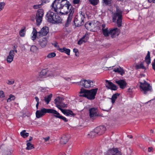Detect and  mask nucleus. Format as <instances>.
I'll return each instance as SVG.
<instances>
[{"mask_svg":"<svg viewBox=\"0 0 155 155\" xmlns=\"http://www.w3.org/2000/svg\"><path fill=\"white\" fill-rule=\"evenodd\" d=\"M51 6L54 10L57 12L58 9L63 12L64 14L69 13L65 26L68 27L71 23L74 12V8L72 6L70 2L67 0H55L52 3Z\"/></svg>","mask_w":155,"mask_h":155,"instance_id":"nucleus-1","label":"nucleus"},{"mask_svg":"<svg viewBox=\"0 0 155 155\" xmlns=\"http://www.w3.org/2000/svg\"><path fill=\"white\" fill-rule=\"evenodd\" d=\"M97 90V88L90 90L82 88L81 89L79 96L86 97L89 100H93L95 98Z\"/></svg>","mask_w":155,"mask_h":155,"instance_id":"nucleus-2","label":"nucleus"},{"mask_svg":"<svg viewBox=\"0 0 155 155\" xmlns=\"http://www.w3.org/2000/svg\"><path fill=\"white\" fill-rule=\"evenodd\" d=\"M122 13L123 11L119 7L116 6L115 12L112 13L113 22H117V26L119 27L122 26Z\"/></svg>","mask_w":155,"mask_h":155,"instance_id":"nucleus-3","label":"nucleus"},{"mask_svg":"<svg viewBox=\"0 0 155 155\" xmlns=\"http://www.w3.org/2000/svg\"><path fill=\"white\" fill-rule=\"evenodd\" d=\"M46 19L48 21L53 24L58 23L61 22V18L57 14L48 11L46 15Z\"/></svg>","mask_w":155,"mask_h":155,"instance_id":"nucleus-4","label":"nucleus"},{"mask_svg":"<svg viewBox=\"0 0 155 155\" xmlns=\"http://www.w3.org/2000/svg\"><path fill=\"white\" fill-rule=\"evenodd\" d=\"M139 83L140 90L143 94H146L152 91L151 86L145 80L143 82H140Z\"/></svg>","mask_w":155,"mask_h":155,"instance_id":"nucleus-5","label":"nucleus"},{"mask_svg":"<svg viewBox=\"0 0 155 155\" xmlns=\"http://www.w3.org/2000/svg\"><path fill=\"white\" fill-rule=\"evenodd\" d=\"M85 15L84 13L81 12L79 15L76 16L74 20V23L76 26L78 27L84 25Z\"/></svg>","mask_w":155,"mask_h":155,"instance_id":"nucleus-6","label":"nucleus"},{"mask_svg":"<svg viewBox=\"0 0 155 155\" xmlns=\"http://www.w3.org/2000/svg\"><path fill=\"white\" fill-rule=\"evenodd\" d=\"M80 85L86 88L92 87L94 86L93 82L89 80H82L80 82Z\"/></svg>","mask_w":155,"mask_h":155,"instance_id":"nucleus-7","label":"nucleus"},{"mask_svg":"<svg viewBox=\"0 0 155 155\" xmlns=\"http://www.w3.org/2000/svg\"><path fill=\"white\" fill-rule=\"evenodd\" d=\"M104 155H122V154L117 148H114L108 150Z\"/></svg>","mask_w":155,"mask_h":155,"instance_id":"nucleus-8","label":"nucleus"},{"mask_svg":"<svg viewBox=\"0 0 155 155\" xmlns=\"http://www.w3.org/2000/svg\"><path fill=\"white\" fill-rule=\"evenodd\" d=\"M46 113H48V109L43 108L41 110H37L35 114L36 117L39 118L42 117Z\"/></svg>","mask_w":155,"mask_h":155,"instance_id":"nucleus-9","label":"nucleus"},{"mask_svg":"<svg viewBox=\"0 0 155 155\" xmlns=\"http://www.w3.org/2000/svg\"><path fill=\"white\" fill-rule=\"evenodd\" d=\"M85 26L88 30L92 31L96 27V25L95 21L87 22L86 23Z\"/></svg>","mask_w":155,"mask_h":155,"instance_id":"nucleus-10","label":"nucleus"},{"mask_svg":"<svg viewBox=\"0 0 155 155\" xmlns=\"http://www.w3.org/2000/svg\"><path fill=\"white\" fill-rule=\"evenodd\" d=\"M15 52H17V50H11L10 51L8 55L7 58V61L8 63H11L13 60L15 55Z\"/></svg>","mask_w":155,"mask_h":155,"instance_id":"nucleus-11","label":"nucleus"},{"mask_svg":"<svg viewBox=\"0 0 155 155\" xmlns=\"http://www.w3.org/2000/svg\"><path fill=\"white\" fill-rule=\"evenodd\" d=\"M110 35L112 38H115L118 36L120 33L119 29L117 28L110 29Z\"/></svg>","mask_w":155,"mask_h":155,"instance_id":"nucleus-12","label":"nucleus"},{"mask_svg":"<svg viewBox=\"0 0 155 155\" xmlns=\"http://www.w3.org/2000/svg\"><path fill=\"white\" fill-rule=\"evenodd\" d=\"M106 130L105 127L103 126H101L96 127L94 130L96 132V134L98 135H101L104 133Z\"/></svg>","mask_w":155,"mask_h":155,"instance_id":"nucleus-13","label":"nucleus"},{"mask_svg":"<svg viewBox=\"0 0 155 155\" xmlns=\"http://www.w3.org/2000/svg\"><path fill=\"white\" fill-rule=\"evenodd\" d=\"M102 33L104 37H107L110 35V30L108 28L106 27L105 24H102L101 25Z\"/></svg>","mask_w":155,"mask_h":155,"instance_id":"nucleus-14","label":"nucleus"},{"mask_svg":"<svg viewBox=\"0 0 155 155\" xmlns=\"http://www.w3.org/2000/svg\"><path fill=\"white\" fill-rule=\"evenodd\" d=\"M105 81L106 83V87L113 90L116 91L117 90V87L112 82L109 81L107 80H106Z\"/></svg>","mask_w":155,"mask_h":155,"instance_id":"nucleus-15","label":"nucleus"},{"mask_svg":"<svg viewBox=\"0 0 155 155\" xmlns=\"http://www.w3.org/2000/svg\"><path fill=\"white\" fill-rule=\"evenodd\" d=\"M49 31L48 28V27H43L41 30L38 32L39 36H45L47 35Z\"/></svg>","mask_w":155,"mask_h":155,"instance_id":"nucleus-16","label":"nucleus"},{"mask_svg":"<svg viewBox=\"0 0 155 155\" xmlns=\"http://www.w3.org/2000/svg\"><path fill=\"white\" fill-rule=\"evenodd\" d=\"M115 82L122 89H124L127 85V83L123 80H120L116 81Z\"/></svg>","mask_w":155,"mask_h":155,"instance_id":"nucleus-17","label":"nucleus"},{"mask_svg":"<svg viewBox=\"0 0 155 155\" xmlns=\"http://www.w3.org/2000/svg\"><path fill=\"white\" fill-rule=\"evenodd\" d=\"M70 138L69 135H63L61 138L60 142L62 144H65L68 141Z\"/></svg>","mask_w":155,"mask_h":155,"instance_id":"nucleus-18","label":"nucleus"},{"mask_svg":"<svg viewBox=\"0 0 155 155\" xmlns=\"http://www.w3.org/2000/svg\"><path fill=\"white\" fill-rule=\"evenodd\" d=\"M64 100V99L63 97H58L54 100V104L58 106V105H63L64 104L63 103V101Z\"/></svg>","mask_w":155,"mask_h":155,"instance_id":"nucleus-19","label":"nucleus"},{"mask_svg":"<svg viewBox=\"0 0 155 155\" xmlns=\"http://www.w3.org/2000/svg\"><path fill=\"white\" fill-rule=\"evenodd\" d=\"M48 113L53 114L54 116L56 118H58V117H60L61 115L56 110L52 109H48Z\"/></svg>","mask_w":155,"mask_h":155,"instance_id":"nucleus-20","label":"nucleus"},{"mask_svg":"<svg viewBox=\"0 0 155 155\" xmlns=\"http://www.w3.org/2000/svg\"><path fill=\"white\" fill-rule=\"evenodd\" d=\"M89 115L91 117H93L97 115V109L92 108L89 109Z\"/></svg>","mask_w":155,"mask_h":155,"instance_id":"nucleus-21","label":"nucleus"},{"mask_svg":"<svg viewBox=\"0 0 155 155\" xmlns=\"http://www.w3.org/2000/svg\"><path fill=\"white\" fill-rule=\"evenodd\" d=\"M48 41L46 38H43L40 40L39 44L40 46L42 47H45L47 45Z\"/></svg>","mask_w":155,"mask_h":155,"instance_id":"nucleus-22","label":"nucleus"},{"mask_svg":"<svg viewBox=\"0 0 155 155\" xmlns=\"http://www.w3.org/2000/svg\"><path fill=\"white\" fill-rule=\"evenodd\" d=\"M145 62L144 61H143V62H140V63H139L138 64H137L135 66V67L136 69H142L145 70L146 69V68L144 65Z\"/></svg>","mask_w":155,"mask_h":155,"instance_id":"nucleus-23","label":"nucleus"},{"mask_svg":"<svg viewBox=\"0 0 155 155\" xmlns=\"http://www.w3.org/2000/svg\"><path fill=\"white\" fill-rule=\"evenodd\" d=\"M88 39V37L86 35L83 36L78 42V44L79 45L82 44L83 42H86Z\"/></svg>","mask_w":155,"mask_h":155,"instance_id":"nucleus-24","label":"nucleus"},{"mask_svg":"<svg viewBox=\"0 0 155 155\" xmlns=\"http://www.w3.org/2000/svg\"><path fill=\"white\" fill-rule=\"evenodd\" d=\"M47 76V70L44 69L41 71L40 73L38 76L39 78H45Z\"/></svg>","mask_w":155,"mask_h":155,"instance_id":"nucleus-25","label":"nucleus"},{"mask_svg":"<svg viewBox=\"0 0 155 155\" xmlns=\"http://www.w3.org/2000/svg\"><path fill=\"white\" fill-rule=\"evenodd\" d=\"M63 113L67 116H72L75 115L72 110H64Z\"/></svg>","mask_w":155,"mask_h":155,"instance_id":"nucleus-26","label":"nucleus"},{"mask_svg":"<svg viewBox=\"0 0 155 155\" xmlns=\"http://www.w3.org/2000/svg\"><path fill=\"white\" fill-rule=\"evenodd\" d=\"M58 50L61 52H64L68 55H70V50L69 49L67 48H59Z\"/></svg>","mask_w":155,"mask_h":155,"instance_id":"nucleus-27","label":"nucleus"},{"mask_svg":"<svg viewBox=\"0 0 155 155\" xmlns=\"http://www.w3.org/2000/svg\"><path fill=\"white\" fill-rule=\"evenodd\" d=\"M145 62L147 64V66H148L151 63L150 52L149 51H148L147 55L145 57Z\"/></svg>","mask_w":155,"mask_h":155,"instance_id":"nucleus-28","label":"nucleus"},{"mask_svg":"<svg viewBox=\"0 0 155 155\" xmlns=\"http://www.w3.org/2000/svg\"><path fill=\"white\" fill-rule=\"evenodd\" d=\"M52 94L45 96L44 97V100L45 102H46L47 104H48L49 103L50 101L51 100V98L52 97Z\"/></svg>","mask_w":155,"mask_h":155,"instance_id":"nucleus-29","label":"nucleus"},{"mask_svg":"<svg viewBox=\"0 0 155 155\" xmlns=\"http://www.w3.org/2000/svg\"><path fill=\"white\" fill-rule=\"evenodd\" d=\"M44 13V11L43 9H39L36 12V15L43 18Z\"/></svg>","mask_w":155,"mask_h":155,"instance_id":"nucleus-30","label":"nucleus"},{"mask_svg":"<svg viewBox=\"0 0 155 155\" xmlns=\"http://www.w3.org/2000/svg\"><path fill=\"white\" fill-rule=\"evenodd\" d=\"M35 19L36 22V25H39L41 23L42 18L40 16L36 15Z\"/></svg>","mask_w":155,"mask_h":155,"instance_id":"nucleus-31","label":"nucleus"},{"mask_svg":"<svg viewBox=\"0 0 155 155\" xmlns=\"http://www.w3.org/2000/svg\"><path fill=\"white\" fill-rule=\"evenodd\" d=\"M120 94L118 93H117L114 94L111 98V102L112 104H114L117 98V97L120 95Z\"/></svg>","mask_w":155,"mask_h":155,"instance_id":"nucleus-32","label":"nucleus"},{"mask_svg":"<svg viewBox=\"0 0 155 155\" xmlns=\"http://www.w3.org/2000/svg\"><path fill=\"white\" fill-rule=\"evenodd\" d=\"M113 71L115 72H118L120 73L122 75L124 73V70L120 68H117L116 69H114Z\"/></svg>","mask_w":155,"mask_h":155,"instance_id":"nucleus-33","label":"nucleus"},{"mask_svg":"<svg viewBox=\"0 0 155 155\" xmlns=\"http://www.w3.org/2000/svg\"><path fill=\"white\" fill-rule=\"evenodd\" d=\"M37 33H38V32H37L35 28H34L32 32L33 35L32 36V40H34L36 39Z\"/></svg>","mask_w":155,"mask_h":155,"instance_id":"nucleus-34","label":"nucleus"},{"mask_svg":"<svg viewBox=\"0 0 155 155\" xmlns=\"http://www.w3.org/2000/svg\"><path fill=\"white\" fill-rule=\"evenodd\" d=\"M29 134L28 133L26 132L25 130H23L20 133L21 135L24 138L28 137Z\"/></svg>","mask_w":155,"mask_h":155,"instance_id":"nucleus-35","label":"nucleus"},{"mask_svg":"<svg viewBox=\"0 0 155 155\" xmlns=\"http://www.w3.org/2000/svg\"><path fill=\"white\" fill-rule=\"evenodd\" d=\"M26 145L27 146L26 149L27 150H31L34 148L33 144L30 142H28Z\"/></svg>","mask_w":155,"mask_h":155,"instance_id":"nucleus-36","label":"nucleus"},{"mask_svg":"<svg viewBox=\"0 0 155 155\" xmlns=\"http://www.w3.org/2000/svg\"><path fill=\"white\" fill-rule=\"evenodd\" d=\"M111 1L112 0H102V2L103 5H108L110 4Z\"/></svg>","mask_w":155,"mask_h":155,"instance_id":"nucleus-37","label":"nucleus"},{"mask_svg":"<svg viewBox=\"0 0 155 155\" xmlns=\"http://www.w3.org/2000/svg\"><path fill=\"white\" fill-rule=\"evenodd\" d=\"M56 106L63 113V112L64 111V110L62 109L61 108V107H65L66 106V105L65 104H63V105H58V106L56 105Z\"/></svg>","mask_w":155,"mask_h":155,"instance_id":"nucleus-38","label":"nucleus"},{"mask_svg":"<svg viewBox=\"0 0 155 155\" xmlns=\"http://www.w3.org/2000/svg\"><path fill=\"white\" fill-rule=\"evenodd\" d=\"M38 49V48L35 45H32L30 48L31 51L33 52H36Z\"/></svg>","mask_w":155,"mask_h":155,"instance_id":"nucleus-39","label":"nucleus"},{"mask_svg":"<svg viewBox=\"0 0 155 155\" xmlns=\"http://www.w3.org/2000/svg\"><path fill=\"white\" fill-rule=\"evenodd\" d=\"M97 134H96V132L94 130V131L91 132L88 135L91 138H93L96 136Z\"/></svg>","mask_w":155,"mask_h":155,"instance_id":"nucleus-40","label":"nucleus"},{"mask_svg":"<svg viewBox=\"0 0 155 155\" xmlns=\"http://www.w3.org/2000/svg\"><path fill=\"white\" fill-rule=\"evenodd\" d=\"M56 55V54L54 52L50 53L48 54L47 57L48 58H53Z\"/></svg>","mask_w":155,"mask_h":155,"instance_id":"nucleus-41","label":"nucleus"},{"mask_svg":"<svg viewBox=\"0 0 155 155\" xmlns=\"http://www.w3.org/2000/svg\"><path fill=\"white\" fill-rule=\"evenodd\" d=\"M90 3L93 5H96L97 4L98 2V0H89Z\"/></svg>","mask_w":155,"mask_h":155,"instance_id":"nucleus-42","label":"nucleus"},{"mask_svg":"<svg viewBox=\"0 0 155 155\" xmlns=\"http://www.w3.org/2000/svg\"><path fill=\"white\" fill-rule=\"evenodd\" d=\"M19 35L21 37H24L25 35V29H22L19 31Z\"/></svg>","mask_w":155,"mask_h":155,"instance_id":"nucleus-43","label":"nucleus"},{"mask_svg":"<svg viewBox=\"0 0 155 155\" xmlns=\"http://www.w3.org/2000/svg\"><path fill=\"white\" fill-rule=\"evenodd\" d=\"M42 4H40L38 5H36L33 6V8L35 9H37L39 8H40L41 7Z\"/></svg>","mask_w":155,"mask_h":155,"instance_id":"nucleus-44","label":"nucleus"},{"mask_svg":"<svg viewBox=\"0 0 155 155\" xmlns=\"http://www.w3.org/2000/svg\"><path fill=\"white\" fill-rule=\"evenodd\" d=\"M58 118L62 119L65 122H67L68 121V120L66 118L61 115H60V117H58Z\"/></svg>","mask_w":155,"mask_h":155,"instance_id":"nucleus-45","label":"nucleus"},{"mask_svg":"<svg viewBox=\"0 0 155 155\" xmlns=\"http://www.w3.org/2000/svg\"><path fill=\"white\" fill-rule=\"evenodd\" d=\"M5 5V3L3 2L0 3V11L4 8Z\"/></svg>","mask_w":155,"mask_h":155,"instance_id":"nucleus-46","label":"nucleus"},{"mask_svg":"<svg viewBox=\"0 0 155 155\" xmlns=\"http://www.w3.org/2000/svg\"><path fill=\"white\" fill-rule=\"evenodd\" d=\"M15 82V81L13 80H12L11 81L8 80L7 82V84L9 85L13 84Z\"/></svg>","mask_w":155,"mask_h":155,"instance_id":"nucleus-47","label":"nucleus"},{"mask_svg":"<svg viewBox=\"0 0 155 155\" xmlns=\"http://www.w3.org/2000/svg\"><path fill=\"white\" fill-rule=\"evenodd\" d=\"M5 97L4 92L2 91H0V97L1 98H3Z\"/></svg>","mask_w":155,"mask_h":155,"instance_id":"nucleus-48","label":"nucleus"},{"mask_svg":"<svg viewBox=\"0 0 155 155\" xmlns=\"http://www.w3.org/2000/svg\"><path fill=\"white\" fill-rule=\"evenodd\" d=\"M50 0H41L42 5L49 2Z\"/></svg>","mask_w":155,"mask_h":155,"instance_id":"nucleus-49","label":"nucleus"},{"mask_svg":"<svg viewBox=\"0 0 155 155\" xmlns=\"http://www.w3.org/2000/svg\"><path fill=\"white\" fill-rule=\"evenodd\" d=\"M81 0H73V3L74 4H78Z\"/></svg>","mask_w":155,"mask_h":155,"instance_id":"nucleus-50","label":"nucleus"},{"mask_svg":"<svg viewBox=\"0 0 155 155\" xmlns=\"http://www.w3.org/2000/svg\"><path fill=\"white\" fill-rule=\"evenodd\" d=\"M152 64L153 69L155 71V58L154 59L153 62H152Z\"/></svg>","mask_w":155,"mask_h":155,"instance_id":"nucleus-51","label":"nucleus"},{"mask_svg":"<svg viewBox=\"0 0 155 155\" xmlns=\"http://www.w3.org/2000/svg\"><path fill=\"white\" fill-rule=\"evenodd\" d=\"M11 152L10 150L7 151L5 152V155H11Z\"/></svg>","mask_w":155,"mask_h":155,"instance_id":"nucleus-52","label":"nucleus"},{"mask_svg":"<svg viewBox=\"0 0 155 155\" xmlns=\"http://www.w3.org/2000/svg\"><path fill=\"white\" fill-rule=\"evenodd\" d=\"M48 87H46V88H41V91L43 92H45V91H48Z\"/></svg>","mask_w":155,"mask_h":155,"instance_id":"nucleus-53","label":"nucleus"},{"mask_svg":"<svg viewBox=\"0 0 155 155\" xmlns=\"http://www.w3.org/2000/svg\"><path fill=\"white\" fill-rule=\"evenodd\" d=\"M9 97L12 99V100H14L15 99V96L12 94H10L9 95Z\"/></svg>","mask_w":155,"mask_h":155,"instance_id":"nucleus-54","label":"nucleus"},{"mask_svg":"<svg viewBox=\"0 0 155 155\" xmlns=\"http://www.w3.org/2000/svg\"><path fill=\"white\" fill-rule=\"evenodd\" d=\"M63 78L64 79L67 81H68L69 80H71V79L70 78L63 77Z\"/></svg>","mask_w":155,"mask_h":155,"instance_id":"nucleus-55","label":"nucleus"},{"mask_svg":"<svg viewBox=\"0 0 155 155\" xmlns=\"http://www.w3.org/2000/svg\"><path fill=\"white\" fill-rule=\"evenodd\" d=\"M73 52L75 53H78V49H77L74 48L73 50Z\"/></svg>","mask_w":155,"mask_h":155,"instance_id":"nucleus-56","label":"nucleus"},{"mask_svg":"<svg viewBox=\"0 0 155 155\" xmlns=\"http://www.w3.org/2000/svg\"><path fill=\"white\" fill-rule=\"evenodd\" d=\"M50 139V137H47L44 138V140L45 141H48Z\"/></svg>","mask_w":155,"mask_h":155,"instance_id":"nucleus-57","label":"nucleus"},{"mask_svg":"<svg viewBox=\"0 0 155 155\" xmlns=\"http://www.w3.org/2000/svg\"><path fill=\"white\" fill-rule=\"evenodd\" d=\"M35 99L37 103H39V99L37 97H35Z\"/></svg>","mask_w":155,"mask_h":155,"instance_id":"nucleus-58","label":"nucleus"},{"mask_svg":"<svg viewBox=\"0 0 155 155\" xmlns=\"http://www.w3.org/2000/svg\"><path fill=\"white\" fill-rule=\"evenodd\" d=\"M32 139V137H29V139L28 140H27L26 141V142L27 143L28 142H29V141H31Z\"/></svg>","mask_w":155,"mask_h":155,"instance_id":"nucleus-59","label":"nucleus"},{"mask_svg":"<svg viewBox=\"0 0 155 155\" xmlns=\"http://www.w3.org/2000/svg\"><path fill=\"white\" fill-rule=\"evenodd\" d=\"M153 148L152 147H149L148 148V151L150 152L152 151Z\"/></svg>","mask_w":155,"mask_h":155,"instance_id":"nucleus-60","label":"nucleus"},{"mask_svg":"<svg viewBox=\"0 0 155 155\" xmlns=\"http://www.w3.org/2000/svg\"><path fill=\"white\" fill-rule=\"evenodd\" d=\"M12 100L9 97V98H8L7 100V102H10Z\"/></svg>","mask_w":155,"mask_h":155,"instance_id":"nucleus-61","label":"nucleus"},{"mask_svg":"<svg viewBox=\"0 0 155 155\" xmlns=\"http://www.w3.org/2000/svg\"><path fill=\"white\" fill-rule=\"evenodd\" d=\"M57 45H58V43L57 42H55L54 44V46L55 47H57V46H58Z\"/></svg>","mask_w":155,"mask_h":155,"instance_id":"nucleus-62","label":"nucleus"},{"mask_svg":"<svg viewBox=\"0 0 155 155\" xmlns=\"http://www.w3.org/2000/svg\"><path fill=\"white\" fill-rule=\"evenodd\" d=\"M39 104V103H37V104H36V107L37 109H38V108Z\"/></svg>","mask_w":155,"mask_h":155,"instance_id":"nucleus-63","label":"nucleus"},{"mask_svg":"<svg viewBox=\"0 0 155 155\" xmlns=\"http://www.w3.org/2000/svg\"><path fill=\"white\" fill-rule=\"evenodd\" d=\"M148 2L149 3H151L152 2H153V0H148Z\"/></svg>","mask_w":155,"mask_h":155,"instance_id":"nucleus-64","label":"nucleus"}]
</instances>
